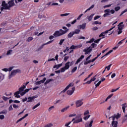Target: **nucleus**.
I'll return each mask as SVG.
<instances>
[{
  "instance_id": "nucleus-1",
  "label": "nucleus",
  "mask_w": 127,
  "mask_h": 127,
  "mask_svg": "<svg viewBox=\"0 0 127 127\" xmlns=\"http://www.w3.org/2000/svg\"><path fill=\"white\" fill-rule=\"evenodd\" d=\"M62 29H60L59 30H57L55 32V36H62L64 34H66L68 31H69V29L66 28V26H63ZM64 29V30H63Z\"/></svg>"
},
{
  "instance_id": "nucleus-2",
  "label": "nucleus",
  "mask_w": 127,
  "mask_h": 127,
  "mask_svg": "<svg viewBox=\"0 0 127 127\" xmlns=\"http://www.w3.org/2000/svg\"><path fill=\"white\" fill-rule=\"evenodd\" d=\"M1 6L0 7V10H1V11H3V9L6 10V9H8V8H7V3H6V2H5V1L3 0L2 1V3H1Z\"/></svg>"
},
{
  "instance_id": "nucleus-3",
  "label": "nucleus",
  "mask_w": 127,
  "mask_h": 127,
  "mask_svg": "<svg viewBox=\"0 0 127 127\" xmlns=\"http://www.w3.org/2000/svg\"><path fill=\"white\" fill-rule=\"evenodd\" d=\"M15 5V3H14V0H11L8 2L7 4V8L8 10H10V7H12V6H14Z\"/></svg>"
},
{
  "instance_id": "nucleus-4",
  "label": "nucleus",
  "mask_w": 127,
  "mask_h": 127,
  "mask_svg": "<svg viewBox=\"0 0 127 127\" xmlns=\"http://www.w3.org/2000/svg\"><path fill=\"white\" fill-rule=\"evenodd\" d=\"M121 115L120 114V113H118L117 114H114L113 116L110 117L109 118V120H110V119H112V120L115 121L116 119V120H119L120 118H121Z\"/></svg>"
},
{
  "instance_id": "nucleus-5",
  "label": "nucleus",
  "mask_w": 127,
  "mask_h": 127,
  "mask_svg": "<svg viewBox=\"0 0 127 127\" xmlns=\"http://www.w3.org/2000/svg\"><path fill=\"white\" fill-rule=\"evenodd\" d=\"M36 98H38V95H36L35 96H29L28 97V100L27 101V103H32V102H33V101H34L35 99H36Z\"/></svg>"
},
{
  "instance_id": "nucleus-6",
  "label": "nucleus",
  "mask_w": 127,
  "mask_h": 127,
  "mask_svg": "<svg viewBox=\"0 0 127 127\" xmlns=\"http://www.w3.org/2000/svg\"><path fill=\"white\" fill-rule=\"evenodd\" d=\"M92 50H93V49L91 48V47H89L87 49H84L83 50V52H85V55H87L89 53H91Z\"/></svg>"
},
{
  "instance_id": "nucleus-7",
  "label": "nucleus",
  "mask_w": 127,
  "mask_h": 127,
  "mask_svg": "<svg viewBox=\"0 0 127 127\" xmlns=\"http://www.w3.org/2000/svg\"><path fill=\"white\" fill-rule=\"evenodd\" d=\"M119 122L118 121L112 120L111 124L110 125L111 127H118Z\"/></svg>"
},
{
  "instance_id": "nucleus-8",
  "label": "nucleus",
  "mask_w": 127,
  "mask_h": 127,
  "mask_svg": "<svg viewBox=\"0 0 127 127\" xmlns=\"http://www.w3.org/2000/svg\"><path fill=\"white\" fill-rule=\"evenodd\" d=\"M105 14L103 15V17H107L108 15H111V12L110 9H107L104 10Z\"/></svg>"
},
{
  "instance_id": "nucleus-9",
  "label": "nucleus",
  "mask_w": 127,
  "mask_h": 127,
  "mask_svg": "<svg viewBox=\"0 0 127 127\" xmlns=\"http://www.w3.org/2000/svg\"><path fill=\"white\" fill-rule=\"evenodd\" d=\"M75 91V87H73L71 88V90H67V95L68 96H71V95L73 94V93Z\"/></svg>"
},
{
  "instance_id": "nucleus-10",
  "label": "nucleus",
  "mask_w": 127,
  "mask_h": 127,
  "mask_svg": "<svg viewBox=\"0 0 127 127\" xmlns=\"http://www.w3.org/2000/svg\"><path fill=\"white\" fill-rule=\"evenodd\" d=\"M76 107L79 108V107H81L82 105H83V103L82 102V100H77L76 103Z\"/></svg>"
},
{
  "instance_id": "nucleus-11",
  "label": "nucleus",
  "mask_w": 127,
  "mask_h": 127,
  "mask_svg": "<svg viewBox=\"0 0 127 127\" xmlns=\"http://www.w3.org/2000/svg\"><path fill=\"white\" fill-rule=\"evenodd\" d=\"M85 56L83 55H82L80 57L77 59V60L76 61V63H75V65L80 63V62H81V61H82V60H83V59H84Z\"/></svg>"
},
{
  "instance_id": "nucleus-12",
  "label": "nucleus",
  "mask_w": 127,
  "mask_h": 127,
  "mask_svg": "<svg viewBox=\"0 0 127 127\" xmlns=\"http://www.w3.org/2000/svg\"><path fill=\"white\" fill-rule=\"evenodd\" d=\"M82 47V45L81 46H75L74 45H72L70 46L69 48V49L71 50H74V49H76V48H81Z\"/></svg>"
},
{
  "instance_id": "nucleus-13",
  "label": "nucleus",
  "mask_w": 127,
  "mask_h": 127,
  "mask_svg": "<svg viewBox=\"0 0 127 127\" xmlns=\"http://www.w3.org/2000/svg\"><path fill=\"white\" fill-rule=\"evenodd\" d=\"M15 75H16V73H15V71H14V70H12L11 71L10 74H9L8 75V79H11V77L13 76H15Z\"/></svg>"
},
{
  "instance_id": "nucleus-14",
  "label": "nucleus",
  "mask_w": 127,
  "mask_h": 127,
  "mask_svg": "<svg viewBox=\"0 0 127 127\" xmlns=\"http://www.w3.org/2000/svg\"><path fill=\"white\" fill-rule=\"evenodd\" d=\"M25 85H23L22 86H21L19 88V90L17 91V92H18L19 93H21L22 92H24V90L25 89Z\"/></svg>"
},
{
  "instance_id": "nucleus-15",
  "label": "nucleus",
  "mask_w": 127,
  "mask_h": 127,
  "mask_svg": "<svg viewBox=\"0 0 127 127\" xmlns=\"http://www.w3.org/2000/svg\"><path fill=\"white\" fill-rule=\"evenodd\" d=\"M70 62H67L66 63L64 64V67L65 69L68 70V69L70 68Z\"/></svg>"
},
{
  "instance_id": "nucleus-16",
  "label": "nucleus",
  "mask_w": 127,
  "mask_h": 127,
  "mask_svg": "<svg viewBox=\"0 0 127 127\" xmlns=\"http://www.w3.org/2000/svg\"><path fill=\"white\" fill-rule=\"evenodd\" d=\"M82 122H83V119H77V120L73 122V124H79V123H82Z\"/></svg>"
},
{
  "instance_id": "nucleus-17",
  "label": "nucleus",
  "mask_w": 127,
  "mask_h": 127,
  "mask_svg": "<svg viewBox=\"0 0 127 127\" xmlns=\"http://www.w3.org/2000/svg\"><path fill=\"white\" fill-rule=\"evenodd\" d=\"M93 123H94V120H91L89 124L86 123L85 124V127H92V124H93Z\"/></svg>"
},
{
  "instance_id": "nucleus-18",
  "label": "nucleus",
  "mask_w": 127,
  "mask_h": 127,
  "mask_svg": "<svg viewBox=\"0 0 127 127\" xmlns=\"http://www.w3.org/2000/svg\"><path fill=\"white\" fill-rule=\"evenodd\" d=\"M45 46V45H44V44H43V45H42L41 46H40V47L38 48L35 51L36 52H38L40 51H41L42 49H43V48L44 47V46Z\"/></svg>"
},
{
  "instance_id": "nucleus-19",
  "label": "nucleus",
  "mask_w": 127,
  "mask_h": 127,
  "mask_svg": "<svg viewBox=\"0 0 127 127\" xmlns=\"http://www.w3.org/2000/svg\"><path fill=\"white\" fill-rule=\"evenodd\" d=\"M95 15V14H92L90 16H87L86 18L88 19L89 21H91L93 19V16Z\"/></svg>"
},
{
  "instance_id": "nucleus-20",
  "label": "nucleus",
  "mask_w": 127,
  "mask_h": 127,
  "mask_svg": "<svg viewBox=\"0 0 127 127\" xmlns=\"http://www.w3.org/2000/svg\"><path fill=\"white\" fill-rule=\"evenodd\" d=\"M126 105H127V103H124V104H123L122 105V109H123V113L125 114V113H126V108H127V106H126Z\"/></svg>"
},
{
  "instance_id": "nucleus-21",
  "label": "nucleus",
  "mask_w": 127,
  "mask_h": 127,
  "mask_svg": "<svg viewBox=\"0 0 127 127\" xmlns=\"http://www.w3.org/2000/svg\"><path fill=\"white\" fill-rule=\"evenodd\" d=\"M52 81H54L53 79H47L46 82H44V86H46L47 84H49L50 82H52Z\"/></svg>"
},
{
  "instance_id": "nucleus-22",
  "label": "nucleus",
  "mask_w": 127,
  "mask_h": 127,
  "mask_svg": "<svg viewBox=\"0 0 127 127\" xmlns=\"http://www.w3.org/2000/svg\"><path fill=\"white\" fill-rule=\"evenodd\" d=\"M20 92L16 91L14 93V95L15 96V98H20V95H19Z\"/></svg>"
},
{
  "instance_id": "nucleus-23",
  "label": "nucleus",
  "mask_w": 127,
  "mask_h": 127,
  "mask_svg": "<svg viewBox=\"0 0 127 127\" xmlns=\"http://www.w3.org/2000/svg\"><path fill=\"white\" fill-rule=\"evenodd\" d=\"M86 24H87L86 23H84L82 25H79L80 29H85V27H86Z\"/></svg>"
},
{
  "instance_id": "nucleus-24",
  "label": "nucleus",
  "mask_w": 127,
  "mask_h": 127,
  "mask_svg": "<svg viewBox=\"0 0 127 127\" xmlns=\"http://www.w3.org/2000/svg\"><path fill=\"white\" fill-rule=\"evenodd\" d=\"M94 7H95V5L94 4H92L89 8H88L87 9H86L84 11V13H86V12H87V11H89V10H91V9L94 8Z\"/></svg>"
},
{
  "instance_id": "nucleus-25",
  "label": "nucleus",
  "mask_w": 127,
  "mask_h": 127,
  "mask_svg": "<svg viewBox=\"0 0 127 127\" xmlns=\"http://www.w3.org/2000/svg\"><path fill=\"white\" fill-rule=\"evenodd\" d=\"M91 62L92 63H93V62H94V61H93V60H88L87 61H85L84 63V65H87V64H90V63H91Z\"/></svg>"
},
{
  "instance_id": "nucleus-26",
  "label": "nucleus",
  "mask_w": 127,
  "mask_h": 127,
  "mask_svg": "<svg viewBox=\"0 0 127 127\" xmlns=\"http://www.w3.org/2000/svg\"><path fill=\"white\" fill-rule=\"evenodd\" d=\"M74 34L73 32V31L70 32L68 35H67V37L68 38H72L73 37V35H74Z\"/></svg>"
},
{
  "instance_id": "nucleus-27",
  "label": "nucleus",
  "mask_w": 127,
  "mask_h": 127,
  "mask_svg": "<svg viewBox=\"0 0 127 127\" xmlns=\"http://www.w3.org/2000/svg\"><path fill=\"white\" fill-rule=\"evenodd\" d=\"M54 34H55V32H54V33L53 34V35H51V36H49V39H50V40H52V39H53L54 38L60 37V36L56 37L55 35H54Z\"/></svg>"
},
{
  "instance_id": "nucleus-28",
  "label": "nucleus",
  "mask_w": 127,
  "mask_h": 127,
  "mask_svg": "<svg viewBox=\"0 0 127 127\" xmlns=\"http://www.w3.org/2000/svg\"><path fill=\"white\" fill-rule=\"evenodd\" d=\"M69 108H70V106H68L63 108L62 110H61V112L62 113H64V112H66V111H67V110H68V109H69Z\"/></svg>"
},
{
  "instance_id": "nucleus-29",
  "label": "nucleus",
  "mask_w": 127,
  "mask_h": 127,
  "mask_svg": "<svg viewBox=\"0 0 127 127\" xmlns=\"http://www.w3.org/2000/svg\"><path fill=\"white\" fill-rule=\"evenodd\" d=\"M101 55H102V53H100L99 54H98L96 57L92 59V61H93V62H95V61H96V60H97V59H98V58H99V57H100Z\"/></svg>"
},
{
  "instance_id": "nucleus-30",
  "label": "nucleus",
  "mask_w": 127,
  "mask_h": 127,
  "mask_svg": "<svg viewBox=\"0 0 127 127\" xmlns=\"http://www.w3.org/2000/svg\"><path fill=\"white\" fill-rule=\"evenodd\" d=\"M106 37H102L101 38H99V39H98L96 40H94V43H99V42H100V41H101V39H103V38H105Z\"/></svg>"
},
{
  "instance_id": "nucleus-31",
  "label": "nucleus",
  "mask_w": 127,
  "mask_h": 127,
  "mask_svg": "<svg viewBox=\"0 0 127 127\" xmlns=\"http://www.w3.org/2000/svg\"><path fill=\"white\" fill-rule=\"evenodd\" d=\"M6 114H7V110H6V109L0 112V115H6Z\"/></svg>"
},
{
  "instance_id": "nucleus-32",
  "label": "nucleus",
  "mask_w": 127,
  "mask_h": 127,
  "mask_svg": "<svg viewBox=\"0 0 127 127\" xmlns=\"http://www.w3.org/2000/svg\"><path fill=\"white\" fill-rule=\"evenodd\" d=\"M97 44L95 43H92L91 45V46H89V47H91V48L92 49V48H95V47H97Z\"/></svg>"
},
{
  "instance_id": "nucleus-33",
  "label": "nucleus",
  "mask_w": 127,
  "mask_h": 127,
  "mask_svg": "<svg viewBox=\"0 0 127 127\" xmlns=\"http://www.w3.org/2000/svg\"><path fill=\"white\" fill-rule=\"evenodd\" d=\"M125 27V25L118 26V29L123 30Z\"/></svg>"
},
{
  "instance_id": "nucleus-34",
  "label": "nucleus",
  "mask_w": 127,
  "mask_h": 127,
  "mask_svg": "<svg viewBox=\"0 0 127 127\" xmlns=\"http://www.w3.org/2000/svg\"><path fill=\"white\" fill-rule=\"evenodd\" d=\"M80 29H75L74 31H72L74 34H79L80 33Z\"/></svg>"
},
{
  "instance_id": "nucleus-35",
  "label": "nucleus",
  "mask_w": 127,
  "mask_h": 127,
  "mask_svg": "<svg viewBox=\"0 0 127 127\" xmlns=\"http://www.w3.org/2000/svg\"><path fill=\"white\" fill-rule=\"evenodd\" d=\"M92 24L93 25H97V24H99V25H101V24H102V22H100V21H95L94 22H93L92 23Z\"/></svg>"
},
{
  "instance_id": "nucleus-36",
  "label": "nucleus",
  "mask_w": 127,
  "mask_h": 127,
  "mask_svg": "<svg viewBox=\"0 0 127 127\" xmlns=\"http://www.w3.org/2000/svg\"><path fill=\"white\" fill-rule=\"evenodd\" d=\"M39 106H40V102H39L38 104L34 106L32 108V110H35V109H36V108H38Z\"/></svg>"
},
{
  "instance_id": "nucleus-37",
  "label": "nucleus",
  "mask_w": 127,
  "mask_h": 127,
  "mask_svg": "<svg viewBox=\"0 0 127 127\" xmlns=\"http://www.w3.org/2000/svg\"><path fill=\"white\" fill-rule=\"evenodd\" d=\"M60 67H61L60 65H59V64H58L54 65L53 66V68H54V69L56 68V70H57V69H58V68H60Z\"/></svg>"
},
{
  "instance_id": "nucleus-38",
  "label": "nucleus",
  "mask_w": 127,
  "mask_h": 127,
  "mask_svg": "<svg viewBox=\"0 0 127 127\" xmlns=\"http://www.w3.org/2000/svg\"><path fill=\"white\" fill-rule=\"evenodd\" d=\"M114 9H115V11H119V10H120V9H121V6H117L115 7Z\"/></svg>"
},
{
  "instance_id": "nucleus-39",
  "label": "nucleus",
  "mask_w": 127,
  "mask_h": 127,
  "mask_svg": "<svg viewBox=\"0 0 127 127\" xmlns=\"http://www.w3.org/2000/svg\"><path fill=\"white\" fill-rule=\"evenodd\" d=\"M111 66H112V64H110L108 66H106L105 70L106 69H107V71H110V69H111Z\"/></svg>"
},
{
  "instance_id": "nucleus-40",
  "label": "nucleus",
  "mask_w": 127,
  "mask_h": 127,
  "mask_svg": "<svg viewBox=\"0 0 127 127\" xmlns=\"http://www.w3.org/2000/svg\"><path fill=\"white\" fill-rule=\"evenodd\" d=\"M90 117H91V115H88L86 116H85L84 118H83V119L84 120V121H87L88 119L90 118Z\"/></svg>"
},
{
  "instance_id": "nucleus-41",
  "label": "nucleus",
  "mask_w": 127,
  "mask_h": 127,
  "mask_svg": "<svg viewBox=\"0 0 127 127\" xmlns=\"http://www.w3.org/2000/svg\"><path fill=\"white\" fill-rule=\"evenodd\" d=\"M66 70H67L66 68H65V67L64 66L63 67H62L61 68V73H63L64 72H65V71H66Z\"/></svg>"
},
{
  "instance_id": "nucleus-42",
  "label": "nucleus",
  "mask_w": 127,
  "mask_h": 127,
  "mask_svg": "<svg viewBox=\"0 0 127 127\" xmlns=\"http://www.w3.org/2000/svg\"><path fill=\"white\" fill-rule=\"evenodd\" d=\"M64 41H65V39L60 40L59 44L60 45H62V44H63V42H64Z\"/></svg>"
},
{
  "instance_id": "nucleus-43",
  "label": "nucleus",
  "mask_w": 127,
  "mask_h": 127,
  "mask_svg": "<svg viewBox=\"0 0 127 127\" xmlns=\"http://www.w3.org/2000/svg\"><path fill=\"white\" fill-rule=\"evenodd\" d=\"M32 40H33V38L32 37H29L28 38L27 41L28 42H30V41H32Z\"/></svg>"
},
{
  "instance_id": "nucleus-44",
  "label": "nucleus",
  "mask_w": 127,
  "mask_h": 127,
  "mask_svg": "<svg viewBox=\"0 0 127 127\" xmlns=\"http://www.w3.org/2000/svg\"><path fill=\"white\" fill-rule=\"evenodd\" d=\"M54 41V40H52L44 44V45H48V44H50V43H52V42H53Z\"/></svg>"
},
{
  "instance_id": "nucleus-45",
  "label": "nucleus",
  "mask_w": 127,
  "mask_h": 127,
  "mask_svg": "<svg viewBox=\"0 0 127 127\" xmlns=\"http://www.w3.org/2000/svg\"><path fill=\"white\" fill-rule=\"evenodd\" d=\"M127 39V38H125V39H123L122 40L120 41L117 45H120V44H123V43H124V41H125V40H126V39Z\"/></svg>"
},
{
  "instance_id": "nucleus-46",
  "label": "nucleus",
  "mask_w": 127,
  "mask_h": 127,
  "mask_svg": "<svg viewBox=\"0 0 127 127\" xmlns=\"http://www.w3.org/2000/svg\"><path fill=\"white\" fill-rule=\"evenodd\" d=\"M76 70H77V66H75L71 70V73H74V72H76Z\"/></svg>"
},
{
  "instance_id": "nucleus-47",
  "label": "nucleus",
  "mask_w": 127,
  "mask_h": 127,
  "mask_svg": "<svg viewBox=\"0 0 127 127\" xmlns=\"http://www.w3.org/2000/svg\"><path fill=\"white\" fill-rule=\"evenodd\" d=\"M14 71H15V73L16 74V73H21V70L19 69H14Z\"/></svg>"
},
{
  "instance_id": "nucleus-48",
  "label": "nucleus",
  "mask_w": 127,
  "mask_h": 127,
  "mask_svg": "<svg viewBox=\"0 0 127 127\" xmlns=\"http://www.w3.org/2000/svg\"><path fill=\"white\" fill-rule=\"evenodd\" d=\"M46 81V77H44L42 80H40L41 84L44 83Z\"/></svg>"
},
{
  "instance_id": "nucleus-49",
  "label": "nucleus",
  "mask_w": 127,
  "mask_h": 127,
  "mask_svg": "<svg viewBox=\"0 0 127 127\" xmlns=\"http://www.w3.org/2000/svg\"><path fill=\"white\" fill-rule=\"evenodd\" d=\"M75 119H82V114H78L75 117Z\"/></svg>"
},
{
  "instance_id": "nucleus-50",
  "label": "nucleus",
  "mask_w": 127,
  "mask_h": 127,
  "mask_svg": "<svg viewBox=\"0 0 127 127\" xmlns=\"http://www.w3.org/2000/svg\"><path fill=\"white\" fill-rule=\"evenodd\" d=\"M11 53H12V50H9L7 52L6 55H10V54H11Z\"/></svg>"
},
{
  "instance_id": "nucleus-51",
  "label": "nucleus",
  "mask_w": 127,
  "mask_h": 127,
  "mask_svg": "<svg viewBox=\"0 0 127 127\" xmlns=\"http://www.w3.org/2000/svg\"><path fill=\"white\" fill-rule=\"evenodd\" d=\"M127 12V8L125 9L124 11H123L121 14L120 15V16H122V15H123V14H124V13H126V12Z\"/></svg>"
},
{
  "instance_id": "nucleus-52",
  "label": "nucleus",
  "mask_w": 127,
  "mask_h": 127,
  "mask_svg": "<svg viewBox=\"0 0 127 127\" xmlns=\"http://www.w3.org/2000/svg\"><path fill=\"white\" fill-rule=\"evenodd\" d=\"M106 35L103 32H102L99 36V37L101 38V37H105Z\"/></svg>"
},
{
  "instance_id": "nucleus-53",
  "label": "nucleus",
  "mask_w": 127,
  "mask_h": 127,
  "mask_svg": "<svg viewBox=\"0 0 127 127\" xmlns=\"http://www.w3.org/2000/svg\"><path fill=\"white\" fill-rule=\"evenodd\" d=\"M100 17H101V15H96L94 17V20H97V19H99V18H100Z\"/></svg>"
},
{
  "instance_id": "nucleus-54",
  "label": "nucleus",
  "mask_w": 127,
  "mask_h": 127,
  "mask_svg": "<svg viewBox=\"0 0 127 127\" xmlns=\"http://www.w3.org/2000/svg\"><path fill=\"white\" fill-rule=\"evenodd\" d=\"M2 98L3 99V100L5 101L6 102V101H7V100H9V98H7V97L5 96H3L2 97Z\"/></svg>"
},
{
  "instance_id": "nucleus-55",
  "label": "nucleus",
  "mask_w": 127,
  "mask_h": 127,
  "mask_svg": "<svg viewBox=\"0 0 127 127\" xmlns=\"http://www.w3.org/2000/svg\"><path fill=\"white\" fill-rule=\"evenodd\" d=\"M96 77H97V75H96L95 76V77H91V78L90 79V81L91 82H94V81H95L96 80Z\"/></svg>"
},
{
  "instance_id": "nucleus-56",
  "label": "nucleus",
  "mask_w": 127,
  "mask_h": 127,
  "mask_svg": "<svg viewBox=\"0 0 127 127\" xmlns=\"http://www.w3.org/2000/svg\"><path fill=\"white\" fill-rule=\"evenodd\" d=\"M70 14V13H64V14H61V16H67L68 15H69Z\"/></svg>"
},
{
  "instance_id": "nucleus-57",
  "label": "nucleus",
  "mask_w": 127,
  "mask_h": 127,
  "mask_svg": "<svg viewBox=\"0 0 127 127\" xmlns=\"http://www.w3.org/2000/svg\"><path fill=\"white\" fill-rule=\"evenodd\" d=\"M89 114H90V112H89V110H87L84 112V113L83 115L84 116H87V115H89Z\"/></svg>"
},
{
  "instance_id": "nucleus-58",
  "label": "nucleus",
  "mask_w": 127,
  "mask_h": 127,
  "mask_svg": "<svg viewBox=\"0 0 127 127\" xmlns=\"http://www.w3.org/2000/svg\"><path fill=\"white\" fill-rule=\"evenodd\" d=\"M119 89H120V87H118L116 89H113L111 91V93H114V92H116V91H118V90H119Z\"/></svg>"
},
{
  "instance_id": "nucleus-59",
  "label": "nucleus",
  "mask_w": 127,
  "mask_h": 127,
  "mask_svg": "<svg viewBox=\"0 0 127 127\" xmlns=\"http://www.w3.org/2000/svg\"><path fill=\"white\" fill-rule=\"evenodd\" d=\"M18 105H16L15 104H13V108H14V109H18Z\"/></svg>"
},
{
  "instance_id": "nucleus-60",
  "label": "nucleus",
  "mask_w": 127,
  "mask_h": 127,
  "mask_svg": "<svg viewBox=\"0 0 127 127\" xmlns=\"http://www.w3.org/2000/svg\"><path fill=\"white\" fill-rule=\"evenodd\" d=\"M68 59H69V56H66L64 57V61H65V62H66V61H67V60H68Z\"/></svg>"
},
{
  "instance_id": "nucleus-61",
  "label": "nucleus",
  "mask_w": 127,
  "mask_h": 127,
  "mask_svg": "<svg viewBox=\"0 0 127 127\" xmlns=\"http://www.w3.org/2000/svg\"><path fill=\"white\" fill-rule=\"evenodd\" d=\"M55 107L54 106H51L49 108V112H51V111H52L53 109H54Z\"/></svg>"
},
{
  "instance_id": "nucleus-62",
  "label": "nucleus",
  "mask_w": 127,
  "mask_h": 127,
  "mask_svg": "<svg viewBox=\"0 0 127 127\" xmlns=\"http://www.w3.org/2000/svg\"><path fill=\"white\" fill-rule=\"evenodd\" d=\"M78 39H83V40H85V39H86V38H85V37H83L82 36H78Z\"/></svg>"
},
{
  "instance_id": "nucleus-63",
  "label": "nucleus",
  "mask_w": 127,
  "mask_h": 127,
  "mask_svg": "<svg viewBox=\"0 0 127 127\" xmlns=\"http://www.w3.org/2000/svg\"><path fill=\"white\" fill-rule=\"evenodd\" d=\"M48 127H52L53 124L52 123H49L47 125Z\"/></svg>"
},
{
  "instance_id": "nucleus-64",
  "label": "nucleus",
  "mask_w": 127,
  "mask_h": 127,
  "mask_svg": "<svg viewBox=\"0 0 127 127\" xmlns=\"http://www.w3.org/2000/svg\"><path fill=\"white\" fill-rule=\"evenodd\" d=\"M4 119V115H0V120H3Z\"/></svg>"
}]
</instances>
